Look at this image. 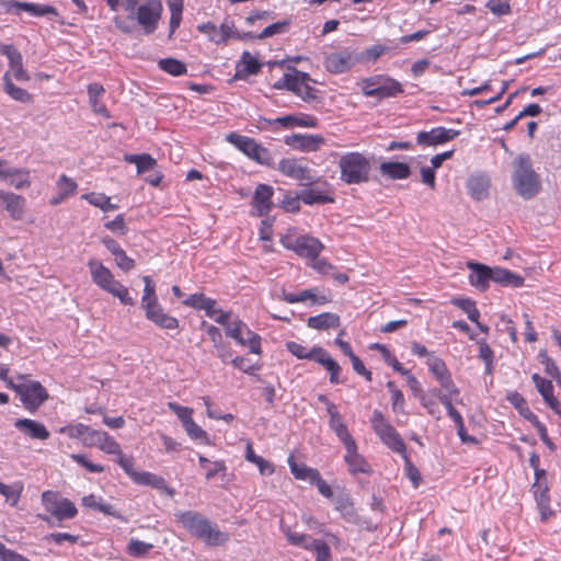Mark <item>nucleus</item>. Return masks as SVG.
<instances>
[{
    "label": "nucleus",
    "mask_w": 561,
    "mask_h": 561,
    "mask_svg": "<svg viewBox=\"0 0 561 561\" xmlns=\"http://www.w3.org/2000/svg\"><path fill=\"white\" fill-rule=\"evenodd\" d=\"M178 522L187 531L209 547H219L229 541L230 536L208 518L194 511L181 512L175 515Z\"/></svg>",
    "instance_id": "f257e3e1"
},
{
    "label": "nucleus",
    "mask_w": 561,
    "mask_h": 561,
    "mask_svg": "<svg viewBox=\"0 0 561 561\" xmlns=\"http://www.w3.org/2000/svg\"><path fill=\"white\" fill-rule=\"evenodd\" d=\"M512 183L517 194L524 199H530L539 193L541 179L534 170L528 153H520L514 159Z\"/></svg>",
    "instance_id": "f03ea898"
},
{
    "label": "nucleus",
    "mask_w": 561,
    "mask_h": 561,
    "mask_svg": "<svg viewBox=\"0 0 561 561\" xmlns=\"http://www.w3.org/2000/svg\"><path fill=\"white\" fill-rule=\"evenodd\" d=\"M215 321L226 329V334L242 346L249 347L251 353H261V337L251 331L239 318L231 320V312H221Z\"/></svg>",
    "instance_id": "7ed1b4c3"
},
{
    "label": "nucleus",
    "mask_w": 561,
    "mask_h": 561,
    "mask_svg": "<svg viewBox=\"0 0 561 561\" xmlns=\"http://www.w3.org/2000/svg\"><path fill=\"white\" fill-rule=\"evenodd\" d=\"M42 504L49 515L38 514L37 518L46 522L51 527L56 525L54 518L58 522L71 519L78 513L76 505L69 499L61 497L54 491L43 492Z\"/></svg>",
    "instance_id": "20e7f679"
},
{
    "label": "nucleus",
    "mask_w": 561,
    "mask_h": 561,
    "mask_svg": "<svg viewBox=\"0 0 561 561\" xmlns=\"http://www.w3.org/2000/svg\"><path fill=\"white\" fill-rule=\"evenodd\" d=\"M341 180L347 184H358L368 181L370 163L359 152H348L339 160Z\"/></svg>",
    "instance_id": "39448f33"
},
{
    "label": "nucleus",
    "mask_w": 561,
    "mask_h": 561,
    "mask_svg": "<svg viewBox=\"0 0 561 561\" xmlns=\"http://www.w3.org/2000/svg\"><path fill=\"white\" fill-rule=\"evenodd\" d=\"M226 139L255 162L262 165L273 167V157L270 150L261 146L253 138L230 133L227 135Z\"/></svg>",
    "instance_id": "423d86ee"
},
{
    "label": "nucleus",
    "mask_w": 561,
    "mask_h": 561,
    "mask_svg": "<svg viewBox=\"0 0 561 561\" xmlns=\"http://www.w3.org/2000/svg\"><path fill=\"white\" fill-rule=\"evenodd\" d=\"M282 531L290 545L314 551L316 561H333L330 547L324 541L314 539L309 535L294 533L289 527L283 525Z\"/></svg>",
    "instance_id": "0eeeda50"
},
{
    "label": "nucleus",
    "mask_w": 561,
    "mask_h": 561,
    "mask_svg": "<svg viewBox=\"0 0 561 561\" xmlns=\"http://www.w3.org/2000/svg\"><path fill=\"white\" fill-rule=\"evenodd\" d=\"M371 426L379 438L393 451L404 455L407 447L394 427L389 424L382 413L375 410L371 417Z\"/></svg>",
    "instance_id": "6e6552de"
},
{
    "label": "nucleus",
    "mask_w": 561,
    "mask_h": 561,
    "mask_svg": "<svg viewBox=\"0 0 561 561\" xmlns=\"http://www.w3.org/2000/svg\"><path fill=\"white\" fill-rule=\"evenodd\" d=\"M280 242L286 249L307 259H316L323 249V244L320 240L310 236L295 237L287 234L280 239Z\"/></svg>",
    "instance_id": "1a4fd4ad"
},
{
    "label": "nucleus",
    "mask_w": 561,
    "mask_h": 561,
    "mask_svg": "<svg viewBox=\"0 0 561 561\" xmlns=\"http://www.w3.org/2000/svg\"><path fill=\"white\" fill-rule=\"evenodd\" d=\"M162 11L161 0H146L137 8L134 19L142 27L144 33L150 35L157 30Z\"/></svg>",
    "instance_id": "9d476101"
},
{
    "label": "nucleus",
    "mask_w": 561,
    "mask_h": 561,
    "mask_svg": "<svg viewBox=\"0 0 561 561\" xmlns=\"http://www.w3.org/2000/svg\"><path fill=\"white\" fill-rule=\"evenodd\" d=\"M284 175L295 179L301 185L320 183V176H316L310 168L302 160L295 158L282 159L277 167Z\"/></svg>",
    "instance_id": "9b49d317"
},
{
    "label": "nucleus",
    "mask_w": 561,
    "mask_h": 561,
    "mask_svg": "<svg viewBox=\"0 0 561 561\" xmlns=\"http://www.w3.org/2000/svg\"><path fill=\"white\" fill-rule=\"evenodd\" d=\"M362 90L366 96L377 99L391 98L403 92L401 83L391 78L367 79Z\"/></svg>",
    "instance_id": "f8f14e48"
},
{
    "label": "nucleus",
    "mask_w": 561,
    "mask_h": 561,
    "mask_svg": "<svg viewBox=\"0 0 561 561\" xmlns=\"http://www.w3.org/2000/svg\"><path fill=\"white\" fill-rule=\"evenodd\" d=\"M19 397L26 410L35 412L49 396L39 381L28 380L19 388Z\"/></svg>",
    "instance_id": "ddd939ff"
},
{
    "label": "nucleus",
    "mask_w": 561,
    "mask_h": 561,
    "mask_svg": "<svg viewBox=\"0 0 561 561\" xmlns=\"http://www.w3.org/2000/svg\"><path fill=\"white\" fill-rule=\"evenodd\" d=\"M306 188L299 193V198L306 205L333 203L330 196V184L320 176V183L305 185Z\"/></svg>",
    "instance_id": "4468645a"
},
{
    "label": "nucleus",
    "mask_w": 561,
    "mask_h": 561,
    "mask_svg": "<svg viewBox=\"0 0 561 561\" xmlns=\"http://www.w3.org/2000/svg\"><path fill=\"white\" fill-rule=\"evenodd\" d=\"M358 62V58L347 48L329 54L324 60L325 69L331 73H343Z\"/></svg>",
    "instance_id": "2eb2a0df"
},
{
    "label": "nucleus",
    "mask_w": 561,
    "mask_h": 561,
    "mask_svg": "<svg viewBox=\"0 0 561 561\" xmlns=\"http://www.w3.org/2000/svg\"><path fill=\"white\" fill-rule=\"evenodd\" d=\"M0 208L5 210L11 219L22 220L26 211V199L13 192L0 190Z\"/></svg>",
    "instance_id": "dca6fc26"
},
{
    "label": "nucleus",
    "mask_w": 561,
    "mask_h": 561,
    "mask_svg": "<svg viewBox=\"0 0 561 561\" xmlns=\"http://www.w3.org/2000/svg\"><path fill=\"white\" fill-rule=\"evenodd\" d=\"M141 307L145 309L146 318L161 329L174 330L179 328V320L165 313L158 300Z\"/></svg>",
    "instance_id": "f3484780"
},
{
    "label": "nucleus",
    "mask_w": 561,
    "mask_h": 561,
    "mask_svg": "<svg viewBox=\"0 0 561 561\" xmlns=\"http://www.w3.org/2000/svg\"><path fill=\"white\" fill-rule=\"evenodd\" d=\"M459 134V130L435 127L428 131H420L416 142L422 146H437L455 139Z\"/></svg>",
    "instance_id": "a211bd4d"
},
{
    "label": "nucleus",
    "mask_w": 561,
    "mask_h": 561,
    "mask_svg": "<svg viewBox=\"0 0 561 561\" xmlns=\"http://www.w3.org/2000/svg\"><path fill=\"white\" fill-rule=\"evenodd\" d=\"M88 267L93 283L105 291H108L118 282L114 278L113 273L95 259L89 260Z\"/></svg>",
    "instance_id": "6ab92c4d"
},
{
    "label": "nucleus",
    "mask_w": 561,
    "mask_h": 561,
    "mask_svg": "<svg viewBox=\"0 0 561 561\" xmlns=\"http://www.w3.org/2000/svg\"><path fill=\"white\" fill-rule=\"evenodd\" d=\"M288 70L295 72V82L291 92L301 98L306 102H311L317 99V90L309 85L313 82L307 72H302L295 67L289 66Z\"/></svg>",
    "instance_id": "aec40b11"
},
{
    "label": "nucleus",
    "mask_w": 561,
    "mask_h": 561,
    "mask_svg": "<svg viewBox=\"0 0 561 561\" xmlns=\"http://www.w3.org/2000/svg\"><path fill=\"white\" fill-rule=\"evenodd\" d=\"M285 144L304 152H312L324 144V138L320 135L293 134L285 137Z\"/></svg>",
    "instance_id": "412c9836"
},
{
    "label": "nucleus",
    "mask_w": 561,
    "mask_h": 561,
    "mask_svg": "<svg viewBox=\"0 0 561 561\" xmlns=\"http://www.w3.org/2000/svg\"><path fill=\"white\" fill-rule=\"evenodd\" d=\"M1 54L9 59L10 70L14 79L18 81H28L30 76L23 67V58L21 53L12 45H4L1 48Z\"/></svg>",
    "instance_id": "4be33fe9"
},
{
    "label": "nucleus",
    "mask_w": 561,
    "mask_h": 561,
    "mask_svg": "<svg viewBox=\"0 0 561 561\" xmlns=\"http://www.w3.org/2000/svg\"><path fill=\"white\" fill-rule=\"evenodd\" d=\"M467 267L471 270L469 275L470 285L481 291H485L491 282V267L473 261L467 262Z\"/></svg>",
    "instance_id": "5701e85b"
},
{
    "label": "nucleus",
    "mask_w": 561,
    "mask_h": 561,
    "mask_svg": "<svg viewBox=\"0 0 561 561\" xmlns=\"http://www.w3.org/2000/svg\"><path fill=\"white\" fill-rule=\"evenodd\" d=\"M14 427L33 439L46 440L50 433L43 423L31 419H19L14 422Z\"/></svg>",
    "instance_id": "b1692460"
},
{
    "label": "nucleus",
    "mask_w": 561,
    "mask_h": 561,
    "mask_svg": "<svg viewBox=\"0 0 561 561\" xmlns=\"http://www.w3.org/2000/svg\"><path fill=\"white\" fill-rule=\"evenodd\" d=\"M273 187L266 184H259L254 191L252 206L256 209L257 216H265L272 207Z\"/></svg>",
    "instance_id": "393cba45"
},
{
    "label": "nucleus",
    "mask_w": 561,
    "mask_h": 561,
    "mask_svg": "<svg viewBox=\"0 0 561 561\" xmlns=\"http://www.w3.org/2000/svg\"><path fill=\"white\" fill-rule=\"evenodd\" d=\"M346 455H345V461L348 465L350 472L352 474H356L358 472L360 473H370L371 468L369 463L364 459L362 455L357 453V445L356 442H352V446L345 445Z\"/></svg>",
    "instance_id": "a878e982"
},
{
    "label": "nucleus",
    "mask_w": 561,
    "mask_h": 561,
    "mask_svg": "<svg viewBox=\"0 0 561 561\" xmlns=\"http://www.w3.org/2000/svg\"><path fill=\"white\" fill-rule=\"evenodd\" d=\"M87 444L96 446L106 454L121 455L119 444L103 431L94 430L88 438Z\"/></svg>",
    "instance_id": "bb28decb"
},
{
    "label": "nucleus",
    "mask_w": 561,
    "mask_h": 561,
    "mask_svg": "<svg viewBox=\"0 0 561 561\" xmlns=\"http://www.w3.org/2000/svg\"><path fill=\"white\" fill-rule=\"evenodd\" d=\"M467 187L473 199H485L489 196L490 179L483 174L471 175L467 181Z\"/></svg>",
    "instance_id": "cd10ccee"
},
{
    "label": "nucleus",
    "mask_w": 561,
    "mask_h": 561,
    "mask_svg": "<svg viewBox=\"0 0 561 561\" xmlns=\"http://www.w3.org/2000/svg\"><path fill=\"white\" fill-rule=\"evenodd\" d=\"M491 280L513 288L524 285V278L520 275L502 267H491Z\"/></svg>",
    "instance_id": "c85d7f7f"
},
{
    "label": "nucleus",
    "mask_w": 561,
    "mask_h": 561,
    "mask_svg": "<svg viewBox=\"0 0 561 561\" xmlns=\"http://www.w3.org/2000/svg\"><path fill=\"white\" fill-rule=\"evenodd\" d=\"M314 362L323 366L329 371L331 383L336 385L343 382V380L340 379L342 370L340 364L333 359L324 348L319 347L318 356Z\"/></svg>",
    "instance_id": "c756f323"
},
{
    "label": "nucleus",
    "mask_w": 561,
    "mask_h": 561,
    "mask_svg": "<svg viewBox=\"0 0 561 561\" xmlns=\"http://www.w3.org/2000/svg\"><path fill=\"white\" fill-rule=\"evenodd\" d=\"M307 324L311 329L328 330L340 327L341 320L336 313L323 312L318 316L309 317Z\"/></svg>",
    "instance_id": "7c9ffc66"
},
{
    "label": "nucleus",
    "mask_w": 561,
    "mask_h": 561,
    "mask_svg": "<svg viewBox=\"0 0 561 561\" xmlns=\"http://www.w3.org/2000/svg\"><path fill=\"white\" fill-rule=\"evenodd\" d=\"M380 173L392 180L408 179L411 174L409 164L403 162H382L379 167Z\"/></svg>",
    "instance_id": "2f4dec72"
},
{
    "label": "nucleus",
    "mask_w": 561,
    "mask_h": 561,
    "mask_svg": "<svg viewBox=\"0 0 561 561\" xmlns=\"http://www.w3.org/2000/svg\"><path fill=\"white\" fill-rule=\"evenodd\" d=\"M105 93V89L100 83H90L88 85L89 102L94 113L104 117H110L106 106L100 101V98Z\"/></svg>",
    "instance_id": "473e14b6"
},
{
    "label": "nucleus",
    "mask_w": 561,
    "mask_h": 561,
    "mask_svg": "<svg viewBox=\"0 0 561 561\" xmlns=\"http://www.w3.org/2000/svg\"><path fill=\"white\" fill-rule=\"evenodd\" d=\"M262 64L257 61L249 51H243L241 60L237 66V76L243 78L249 75H256L261 70Z\"/></svg>",
    "instance_id": "72a5a7b5"
},
{
    "label": "nucleus",
    "mask_w": 561,
    "mask_h": 561,
    "mask_svg": "<svg viewBox=\"0 0 561 561\" xmlns=\"http://www.w3.org/2000/svg\"><path fill=\"white\" fill-rule=\"evenodd\" d=\"M134 481L138 484L150 485L159 490H167L169 495L174 494L173 489L167 488L165 480L162 477H159L150 472L144 471L137 473L136 476H134Z\"/></svg>",
    "instance_id": "f704fd0d"
},
{
    "label": "nucleus",
    "mask_w": 561,
    "mask_h": 561,
    "mask_svg": "<svg viewBox=\"0 0 561 561\" xmlns=\"http://www.w3.org/2000/svg\"><path fill=\"white\" fill-rule=\"evenodd\" d=\"M124 160L128 163H133L137 167V173L142 174L147 171H151L157 167V160L153 159L149 153L141 154H125Z\"/></svg>",
    "instance_id": "c9c22d12"
},
{
    "label": "nucleus",
    "mask_w": 561,
    "mask_h": 561,
    "mask_svg": "<svg viewBox=\"0 0 561 561\" xmlns=\"http://www.w3.org/2000/svg\"><path fill=\"white\" fill-rule=\"evenodd\" d=\"M4 91L15 101L21 103H30L33 101L32 94L25 89L16 87L10 77V72L7 71L3 76Z\"/></svg>",
    "instance_id": "e433bc0d"
},
{
    "label": "nucleus",
    "mask_w": 561,
    "mask_h": 561,
    "mask_svg": "<svg viewBox=\"0 0 561 561\" xmlns=\"http://www.w3.org/2000/svg\"><path fill=\"white\" fill-rule=\"evenodd\" d=\"M310 299L313 304L323 305L328 302V299L325 296L318 297L316 294V289H306L299 293L298 295L290 294V293H283V300H285L288 304H296V302H302Z\"/></svg>",
    "instance_id": "4c0bfd02"
},
{
    "label": "nucleus",
    "mask_w": 561,
    "mask_h": 561,
    "mask_svg": "<svg viewBox=\"0 0 561 561\" xmlns=\"http://www.w3.org/2000/svg\"><path fill=\"white\" fill-rule=\"evenodd\" d=\"M506 400L519 412V414L528 420L530 423L538 419L528 408L526 400L524 397L516 392H508L506 396Z\"/></svg>",
    "instance_id": "58836bf2"
},
{
    "label": "nucleus",
    "mask_w": 561,
    "mask_h": 561,
    "mask_svg": "<svg viewBox=\"0 0 561 561\" xmlns=\"http://www.w3.org/2000/svg\"><path fill=\"white\" fill-rule=\"evenodd\" d=\"M335 510L350 523H357L358 515L352 500L347 495H341L335 500Z\"/></svg>",
    "instance_id": "ea45409f"
},
{
    "label": "nucleus",
    "mask_w": 561,
    "mask_h": 561,
    "mask_svg": "<svg viewBox=\"0 0 561 561\" xmlns=\"http://www.w3.org/2000/svg\"><path fill=\"white\" fill-rule=\"evenodd\" d=\"M169 10L171 12L170 16V34L169 37L173 35L176 28L180 26L182 21V12H183V0H167Z\"/></svg>",
    "instance_id": "a19ab883"
},
{
    "label": "nucleus",
    "mask_w": 561,
    "mask_h": 561,
    "mask_svg": "<svg viewBox=\"0 0 561 561\" xmlns=\"http://www.w3.org/2000/svg\"><path fill=\"white\" fill-rule=\"evenodd\" d=\"M83 198L91 205L101 208L103 211L115 210L118 208V205L112 204L111 198L103 193H88L83 195Z\"/></svg>",
    "instance_id": "79ce46f5"
},
{
    "label": "nucleus",
    "mask_w": 561,
    "mask_h": 561,
    "mask_svg": "<svg viewBox=\"0 0 561 561\" xmlns=\"http://www.w3.org/2000/svg\"><path fill=\"white\" fill-rule=\"evenodd\" d=\"M245 459L255 463L261 474H272L274 472V467L270 461L254 454L251 443L247 444Z\"/></svg>",
    "instance_id": "37998d69"
},
{
    "label": "nucleus",
    "mask_w": 561,
    "mask_h": 561,
    "mask_svg": "<svg viewBox=\"0 0 561 561\" xmlns=\"http://www.w3.org/2000/svg\"><path fill=\"white\" fill-rule=\"evenodd\" d=\"M158 66L161 70L168 72L171 76H182L186 73L187 68L184 62L175 58L160 59Z\"/></svg>",
    "instance_id": "c03bdc74"
},
{
    "label": "nucleus",
    "mask_w": 561,
    "mask_h": 561,
    "mask_svg": "<svg viewBox=\"0 0 561 561\" xmlns=\"http://www.w3.org/2000/svg\"><path fill=\"white\" fill-rule=\"evenodd\" d=\"M9 179V184L16 190L28 188L31 186L30 171L27 169H12Z\"/></svg>",
    "instance_id": "a18cd8bd"
},
{
    "label": "nucleus",
    "mask_w": 561,
    "mask_h": 561,
    "mask_svg": "<svg viewBox=\"0 0 561 561\" xmlns=\"http://www.w3.org/2000/svg\"><path fill=\"white\" fill-rule=\"evenodd\" d=\"M451 304L466 312L470 321L478 323L480 311L477 309L473 300L469 298H453Z\"/></svg>",
    "instance_id": "49530a36"
},
{
    "label": "nucleus",
    "mask_w": 561,
    "mask_h": 561,
    "mask_svg": "<svg viewBox=\"0 0 561 561\" xmlns=\"http://www.w3.org/2000/svg\"><path fill=\"white\" fill-rule=\"evenodd\" d=\"M19 10L26 11L34 16H44L48 14H57L56 8L47 4H37L31 2H20L19 1Z\"/></svg>",
    "instance_id": "de8ad7c7"
},
{
    "label": "nucleus",
    "mask_w": 561,
    "mask_h": 561,
    "mask_svg": "<svg viewBox=\"0 0 561 561\" xmlns=\"http://www.w3.org/2000/svg\"><path fill=\"white\" fill-rule=\"evenodd\" d=\"M427 366L438 382L451 376L446 364L439 357L431 356L427 359Z\"/></svg>",
    "instance_id": "09e8293b"
},
{
    "label": "nucleus",
    "mask_w": 561,
    "mask_h": 561,
    "mask_svg": "<svg viewBox=\"0 0 561 561\" xmlns=\"http://www.w3.org/2000/svg\"><path fill=\"white\" fill-rule=\"evenodd\" d=\"M286 347L297 358L316 360L320 346H316L311 351H308L307 347L297 342H288Z\"/></svg>",
    "instance_id": "8fccbe9b"
},
{
    "label": "nucleus",
    "mask_w": 561,
    "mask_h": 561,
    "mask_svg": "<svg viewBox=\"0 0 561 561\" xmlns=\"http://www.w3.org/2000/svg\"><path fill=\"white\" fill-rule=\"evenodd\" d=\"M22 490L23 485L21 483L8 485L0 482V494L5 497L7 502H9L11 506H15L18 504Z\"/></svg>",
    "instance_id": "3c124183"
},
{
    "label": "nucleus",
    "mask_w": 561,
    "mask_h": 561,
    "mask_svg": "<svg viewBox=\"0 0 561 561\" xmlns=\"http://www.w3.org/2000/svg\"><path fill=\"white\" fill-rule=\"evenodd\" d=\"M330 427L335 433V435L341 439V442L345 445L352 444L354 438L350 434L346 425L342 421V416L330 420Z\"/></svg>",
    "instance_id": "603ef678"
},
{
    "label": "nucleus",
    "mask_w": 561,
    "mask_h": 561,
    "mask_svg": "<svg viewBox=\"0 0 561 561\" xmlns=\"http://www.w3.org/2000/svg\"><path fill=\"white\" fill-rule=\"evenodd\" d=\"M183 304L187 307H192L197 310H204V308L209 307V304H216V300L206 297L202 293H196L188 296Z\"/></svg>",
    "instance_id": "864d4df0"
},
{
    "label": "nucleus",
    "mask_w": 561,
    "mask_h": 561,
    "mask_svg": "<svg viewBox=\"0 0 561 561\" xmlns=\"http://www.w3.org/2000/svg\"><path fill=\"white\" fill-rule=\"evenodd\" d=\"M259 123H260L259 127L262 129L267 128V126H271L273 124H279L284 128H291L295 126V123H297V117L293 116V115H286V116L277 117L275 119L260 117Z\"/></svg>",
    "instance_id": "5fc2aeb1"
},
{
    "label": "nucleus",
    "mask_w": 561,
    "mask_h": 561,
    "mask_svg": "<svg viewBox=\"0 0 561 561\" xmlns=\"http://www.w3.org/2000/svg\"><path fill=\"white\" fill-rule=\"evenodd\" d=\"M288 26H289V21L288 20H284V21H279V22L273 23V24L268 25L267 27H265L257 35V39H264V38L277 35V34L285 33L287 31Z\"/></svg>",
    "instance_id": "6e6d98bb"
},
{
    "label": "nucleus",
    "mask_w": 561,
    "mask_h": 561,
    "mask_svg": "<svg viewBox=\"0 0 561 561\" xmlns=\"http://www.w3.org/2000/svg\"><path fill=\"white\" fill-rule=\"evenodd\" d=\"M107 293L118 298L124 305L134 306L135 304L134 299L129 296L127 287L119 282H117Z\"/></svg>",
    "instance_id": "4d7b16f0"
},
{
    "label": "nucleus",
    "mask_w": 561,
    "mask_h": 561,
    "mask_svg": "<svg viewBox=\"0 0 561 561\" xmlns=\"http://www.w3.org/2000/svg\"><path fill=\"white\" fill-rule=\"evenodd\" d=\"M533 381L538 390V392L542 396L543 400H548L549 396L553 393V386L550 380H547L539 376L538 374L533 375Z\"/></svg>",
    "instance_id": "13d9d810"
},
{
    "label": "nucleus",
    "mask_w": 561,
    "mask_h": 561,
    "mask_svg": "<svg viewBox=\"0 0 561 561\" xmlns=\"http://www.w3.org/2000/svg\"><path fill=\"white\" fill-rule=\"evenodd\" d=\"M453 399L450 394H443V392H438V400L445 407L447 414L455 423H460L462 421L461 414L453 407Z\"/></svg>",
    "instance_id": "bf43d9fd"
},
{
    "label": "nucleus",
    "mask_w": 561,
    "mask_h": 561,
    "mask_svg": "<svg viewBox=\"0 0 561 561\" xmlns=\"http://www.w3.org/2000/svg\"><path fill=\"white\" fill-rule=\"evenodd\" d=\"M232 28V23L227 21L224 22L218 28V34L210 35V41L216 44L225 43L228 38L236 36V33H233Z\"/></svg>",
    "instance_id": "052dcab7"
},
{
    "label": "nucleus",
    "mask_w": 561,
    "mask_h": 561,
    "mask_svg": "<svg viewBox=\"0 0 561 561\" xmlns=\"http://www.w3.org/2000/svg\"><path fill=\"white\" fill-rule=\"evenodd\" d=\"M402 457L404 459L405 465V474L412 482L413 486L417 488L422 481L421 473L419 469L410 460L409 456L407 455V451L404 453V455H402Z\"/></svg>",
    "instance_id": "680f3d73"
},
{
    "label": "nucleus",
    "mask_w": 561,
    "mask_h": 561,
    "mask_svg": "<svg viewBox=\"0 0 561 561\" xmlns=\"http://www.w3.org/2000/svg\"><path fill=\"white\" fill-rule=\"evenodd\" d=\"M58 190L59 194L61 195V198L68 197L72 194H75L77 190V183L68 178L67 175L62 174L58 180Z\"/></svg>",
    "instance_id": "e2e57ef3"
},
{
    "label": "nucleus",
    "mask_w": 561,
    "mask_h": 561,
    "mask_svg": "<svg viewBox=\"0 0 561 561\" xmlns=\"http://www.w3.org/2000/svg\"><path fill=\"white\" fill-rule=\"evenodd\" d=\"M387 388L389 389V391L391 392V398H392V409L393 411L396 412H401L403 411V405H404V398H403V393L401 390H399L394 382L393 381H388L387 382Z\"/></svg>",
    "instance_id": "0e129e2a"
},
{
    "label": "nucleus",
    "mask_w": 561,
    "mask_h": 561,
    "mask_svg": "<svg viewBox=\"0 0 561 561\" xmlns=\"http://www.w3.org/2000/svg\"><path fill=\"white\" fill-rule=\"evenodd\" d=\"M151 543L140 541L138 539H131L127 546V551L134 557H141L152 549Z\"/></svg>",
    "instance_id": "69168bd1"
},
{
    "label": "nucleus",
    "mask_w": 561,
    "mask_h": 561,
    "mask_svg": "<svg viewBox=\"0 0 561 561\" xmlns=\"http://www.w3.org/2000/svg\"><path fill=\"white\" fill-rule=\"evenodd\" d=\"M142 280L145 283L144 296L141 299V306L147 305L152 301H157V295L154 289V284L152 283L149 276H144Z\"/></svg>",
    "instance_id": "338daca9"
},
{
    "label": "nucleus",
    "mask_w": 561,
    "mask_h": 561,
    "mask_svg": "<svg viewBox=\"0 0 561 561\" xmlns=\"http://www.w3.org/2000/svg\"><path fill=\"white\" fill-rule=\"evenodd\" d=\"M486 7L495 15H504L511 12L510 0H490Z\"/></svg>",
    "instance_id": "774afa93"
}]
</instances>
